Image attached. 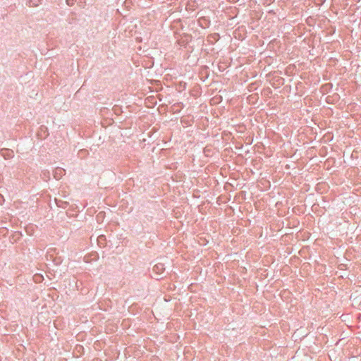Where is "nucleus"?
Listing matches in <instances>:
<instances>
[{"instance_id": "1", "label": "nucleus", "mask_w": 361, "mask_h": 361, "mask_svg": "<svg viewBox=\"0 0 361 361\" xmlns=\"http://www.w3.org/2000/svg\"><path fill=\"white\" fill-rule=\"evenodd\" d=\"M157 270H160V271L163 270V269H164V266H163V264H157V265H155V266L154 267V271H155V270H157Z\"/></svg>"}]
</instances>
